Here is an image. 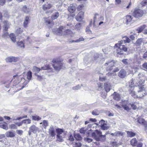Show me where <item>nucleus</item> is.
I'll return each mask as SVG.
<instances>
[{
  "mask_svg": "<svg viewBox=\"0 0 147 147\" xmlns=\"http://www.w3.org/2000/svg\"><path fill=\"white\" fill-rule=\"evenodd\" d=\"M129 88H130L131 86H133V88H134V85L133 84L134 83H133V80H130V82H129Z\"/></svg>",
  "mask_w": 147,
  "mask_h": 147,
  "instance_id": "13d9d810",
  "label": "nucleus"
},
{
  "mask_svg": "<svg viewBox=\"0 0 147 147\" xmlns=\"http://www.w3.org/2000/svg\"><path fill=\"white\" fill-rule=\"evenodd\" d=\"M84 40V38L81 37V38H80L78 39H77L76 40H75V41L72 40L70 42H80V41H83Z\"/></svg>",
  "mask_w": 147,
  "mask_h": 147,
  "instance_id": "de8ad7c7",
  "label": "nucleus"
},
{
  "mask_svg": "<svg viewBox=\"0 0 147 147\" xmlns=\"http://www.w3.org/2000/svg\"><path fill=\"white\" fill-rule=\"evenodd\" d=\"M34 74L35 76L37 77V79L38 80L40 81L42 80V76L39 75L36 73H35Z\"/></svg>",
  "mask_w": 147,
  "mask_h": 147,
  "instance_id": "49530a36",
  "label": "nucleus"
},
{
  "mask_svg": "<svg viewBox=\"0 0 147 147\" xmlns=\"http://www.w3.org/2000/svg\"><path fill=\"white\" fill-rule=\"evenodd\" d=\"M86 31L87 32V33L88 34H91L92 33V32L90 30V28L89 27H87L86 28Z\"/></svg>",
  "mask_w": 147,
  "mask_h": 147,
  "instance_id": "603ef678",
  "label": "nucleus"
},
{
  "mask_svg": "<svg viewBox=\"0 0 147 147\" xmlns=\"http://www.w3.org/2000/svg\"><path fill=\"white\" fill-rule=\"evenodd\" d=\"M69 140L71 141H73L74 140L73 136L71 134H70L69 136Z\"/></svg>",
  "mask_w": 147,
  "mask_h": 147,
  "instance_id": "4d7b16f0",
  "label": "nucleus"
},
{
  "mask_svg": "<svg viewBox=\"0 0 147 147\" xmlns=\"http://www.w3.org/2000/svg\"><path fill=\"white\" fill-rule=\"evenodd\" d=\"M106 136L105 135H101L98 138H96V141H101L102 142H104L106 140Z\"/></svg>",
  "mask_w": 147,
  "mask_h": 147,
  "instance_id": "5701e85b",
  "label": "nucleus"
},
{
  "mask_svg": "<svg viewBox=\"0 0 147 147\" xmlns=\"http://www.w3.org/2000/svg\"><path fill=\"white\" fill-rule=\"evenodd\" d=\"M143 11L139 9H135L133 13V16L137 18L142 17L143 16Z\"/></svg>",
  "mask_w": 147,
  "mask_h": 147,
  "instance_id": "0eeeda50",
  "label": "nucleus"
},
{
  "mask_svg": "<svg viewBox=\"0 0 147 147\" xmlns=\"http://www.w3.org/2000/svg\"><path fill=\"white\" fill-rule=\"evenodd\" d=\"M105 65L106 66L109 65V66L107 68V70L108 71H111L112 69V67L114 65V63L112 61L107 62L105 63Z\"/></svg>",
  "mask_w": 147,
  "mask_h": 147,
  "instance_id": "f8f14e48",
  "label": "nucleus"
},
{
  "mask_svg": "<svg viewBox=\"0 0 147 147\" xmlns=\"http://www.w3.org/2000/svg\"><path fill=\"white\" fill-rule=\"evenodd\" d=\"M6 136L7 137H13L15 136L13 132L11 131H7L5 133Z\"/></svg>",
  "mask_w": 147,
  "mask_h": 147,
  "instance_id": "c756f323",
  "label": "nucleus"
},
{
  "mask_svg": "<svg viewBox=\"0 0 147 147\" xmlns=\"http://www.w3.org/2000/svg\"><path fill=\"white\" fill-rule=\"evenodd\" d=\"M7 30H3L4 35L5 36H7L8 35V33L7 32Z\"/></svg>",
  "mask_w": 147,
  "mask_h": 147,
  "instance_id": "338daca9",
  "label": "nucleus"
},
{
  "mask_svg": "<svg viewBox=\"0 0 147 147\" xmlns=\"http://www.w3.org/2000/svg\"><path fill=\"white\" fill-rule=\"evenodd\" d=\"M123 40H121L118 43L115 44V46L118 47L116 53L119 55H121L123 54V51L126 52L127 51V48L125 45H122L123 42L125 43H129L130 42V40L127 37H125L124 38Z\"/></svg>",
  "mask_w": 147,
  "mask_h": 147,
  "instance_id": "f03ea898",
  "label": "nucleus"
},
{
  "mask_svg": "<svg viewBox=\"0 0 147 147\" xmlns=\"http://www.w3.org/2000/svg\"><path fill=\"white\" fill-rule=\"evenodd\" d=\"M23 32L22 30L20 28H19L16 30V32L18 34H21Z\"/></svg>",
  "mask_w": 147,
  "mask_h": 147,
  "instance_id": "bf43d9fd",
  "label": "nucleus"
},
{
  "mask_svg": "<svg viewBox=\"0 0 147 147\" xmlns=\"http://www.w3.org/2000/svg\"><path fill=\"white\" fill-rule=\"evenodd\" d=\"M68 11L71 13H74L76 9V7L75 5L71 4L68 8Z\"/></svg>",
  "mask_w": 147,
  "mask_h": 147,
  "instance_id": "f3484780",
  "label": "nucleus"
},
{
  "mask_svg": "<svg viewBox=\"0 0 147 147\" xmlns=\"http://www.w3.org/2000/svg\"><path fill=\"white\" fill-rule=\"evenodd\" d=\"M0 127L6 130L8 129L7 124L6 123L3 122L2 123H0Z\"/></svg>",
  "mask_w": 147,
  "mask_h": 147,
  "instance_id": "7c9ffc66",
  "label": "nucleus"
},
{
  "mask_svg": "<svg viewBox=\"0 0 147 147\" xmlns=\"http://www.w3.org/2000/svg\"><path fill=\"white\" fill-rule=\"evenodd\" d=\"M102 134V132L98 130H96L94 131L92 134V137L96 140V138H98Z\"/></svg>",
  "mask_w": 147,
  "mask_h": 147,
  "instance_id": "9b49d317",
  "label": "nucleus"
},
{
  "mask_svg": "<svg viewBox=\"0 0 147 147\" xmlns=\"http://www.w3.org/2000/svg\"><path fill=\"white\" fill-rule=\"evenodd\" d=\"M124 134V133L121 131H116L115 132V136L117 137H123Z\"/></svg>",
  "mask_w": 147,
  "mask_h": 147,
  "instance_id": "2f4dec72",
  "label": "nucleus"
},
{
  "mask_svg": "<svg viewBox=\"0 0 147 147\" xmlns=\"http://www.w3.org/2000/svg\"><path fill=\"white\" fill-rule=\"evenodd\" d=\"M131 144L133 146H136L137 144V141L136 138H134L130 141Z\"/></svg>",
  "mask_w": 147,
  "mask_h": 147,
  "instance_id": "393cba45",
  "label": "nucleus"
},
{
  "mask_svg": "<svg viewBox=\"0 0 147 147\" xmlns=\"http://www.w3.org/2000/svg\"><path fill=\"white\" fill-rule=\"evenodd\" d=\"M81 146V144L79 142L76 143L74 145L75 147H80Z\"/></svg>",
  "mask_w": 147,
  "mask_h": 147,
  "instance_id": "774afa93",
  "label": "nucleus"
},
{
  "mask_svg": "<svg viewBox=\"0 0 147 147\" xmlns=\"http://www.w3.org/2000/svg\"><path fill=\"white\" fill-rule=\"evenodd\" d=\"M113 95L114 96L113 98L114 100L117 101L119 100L120 98V95L114 92Z\"/></svg>",
  "mask_w": 147,
  "mask_h": 147,
  "instance_id": "c85d7f7f",
  "label": "nucleus"
},
{
  "mask_svg": "<svg viewBox=\"0 0 147 147\" xmlns=\"http://www.w3.org/2000/svg\"><path fill=\"white\" fill-rule=\"evenodd\" d=\"M22 10L26 13H28L30 11V9L27 8V7L26 6H24L22 8Z\"/></svg>",
  "mask_w": 147,
  "mask_h": 147,
  "instance_id": "c03bdc74",
  "label": "nucleus"
},
{
  "mask_svg": "<svg viewBox=\"0 0 147 147\" xmlns=\"http://www.w3.org/2000/svg\"><path fill=\"white\" fill-rule=\"evenodd\" d=\"M146 25L144 24L142 26L138 27L137 29L138 33H140L142 32L144 29L146 27Z\"/></svg>",
  "mask_w": 147,
  "mask_h": 147,
  "instance_id": "a878e982",
  "label": "nucleus"
},
{
  "mask_svg": "<svg viewBox=\"0 0 147 147\" xmlns=\"http://www.w3.org/2000/svg\"><path fill=\"white\" fill-rule=\"evenodd\" d=\"M4 25H3V30H8L9 28V24L7 23V22L6 21H5L4 22Z\"/></svg>",
  "mask_w": 147,
  "mask_h": 147,
  "instance_id": "79ce46f5",
  "label": "nucleus"
},
{
  "mask_svg": "<svg viewBox=\"0 0 147 147\" xmlns=\"http://www.w3.org/2000/svg\"><path fill=\"white\" fill-rule=\"evenodd\" d=\"M57 32L60 34L66 35L71 34L72 32L69 29L66 30L65 27L61 26L58 29Z\"/></svg>",
  "mask_w": 147,
  "mask_h": 147,
  "instance_id": "423d86ee",
  "label": "nucleus"
},
{
  "mask_svg": "<svg viewBox=\"0 0 147 147\" xmlns=\"http://www.w3.org/2000/svg\"><path fill=\"white\" fill-rule=\"evenodd\" d=\"M93 132L91 129L89 130L86 132V135L87 136H92V134Z\"/></svg>",
  "mask_w": 147,
  "mask_h": 147,
  "instance_id": "a19ab883",
  "label": "nucleus"
},
{
  "mask_svg": "<svg viewBox=\"0 0 147 147\" xmlns=\"http://www.w3.org/2000/svg\"><path fill=\"white\" fill-rule=\"evenodd\" d=\"M111 85L109 82H107L104 84V88L107 92H109L111 90Z\"/></svg>",
  "mask_w": 147,
  "mask_h": 147,
  "instance_id": "dca6fc26",
  "label": "nucleus"
},
{
  "mask_svg": "<svg viewBox=\"0 0 147 147\" xmlns=\"http://www.w3.org/2000/svg\"><path fill=\"white\" fill-rule=\"evenodd\" d=\"M13 79H15L16 78L14 82H16L17 84H18L21 81L24 82L22 87L20 89V90L22 89L27 84L29 81L31 80L32 78V72L30 71L27 74V78L28 81L26 80L25 78H22L21 76L18 75H14L13 76Z\"/></svg>",
  "mask_w": 147,
  "mask_h": 147,
  "instance_id": "f257e3e1",
  "label": "nucleus"
},
{
  "mask_svg": "<svg viewBox=\"0 0 147 147\" xmlns=\"http://www.w3.org/2000/svg\"><path fill=\"white\" fill-rule=\"evenodd\" d=\"M23 121H24V122H25V123H24V124H30L31 123V120L29 119L24 120H23Z\"/></svg>",
  "mask_w": 147,
  "mask_h": 147,
  "instance_id": "680f3d73",
  "label": "nucleus"
},
{
  "mask_svg": "<svg viewBox=\"0 0 147 147\" xmlns=\"http://www.w3.org/2000/svg\"><path fill=\"white\" fill-rule=\"evenodd\" d=\"M136 87L138 88L139 89L136 94L137 97L142 98L147 94V89L145 86L143 85L140 87L138 86Z\"/></svg>",
  "mask_w": 147,
  "mask_h": 147,
  "instance_id": "20e7f679",
  "label": "nucleus"
},
{
  "mask_svg": "<svg viewBox=\"0 0 147 147\" xmlns=\"http://www.w3.org/2000/svg\"><path fill=\"white\" fill-rule=\"evenodd\" d=\"M143 68L144 70H147V63H145L142 65Z\"/></svg>",
  "mask_w": 147,
  "mask_h": 147,
  "instance_id": "052dcab7",
  "label": "nucleus"
},
{
  "mask_svg": "<svg viewBox=\"0 0 147 147\" xmlns=\"http://www.w3.org/2000/svg\"><path fill=\"white\" fill-rule=\"evenodd\" d=\"M32 119L34 120L38 121L39 120H40L41 119V118L38 115H35L32 116Z\"/></svg>",
  "mask_w": 147,
  "mask_h": 147,
  "instance_id": "ea45409f",
  "label": "nucleus"
},
{
  "mask_svg": "<svg viewBox=\"0 0 147 147\" xmlns=\"http://www.w3.org/2000/svg\"><path fill=\"white\" fill-rule=\"evenodd\" d=\"M52 62L54 63V64L52 65L56 71H59L61 69L63 68V64L61 63L58 62L56 59L53 60Z\"/></svg>",
  "mask_w": 147,
  "mask_h": 147,
  "instance_id": "39448f33",
  "label": "nucleus"
},
{
  "mask_svg": "<svg viewBox=\"0 0 147 147\" xmlns=\"http://www.w3.org/2000/svg\"><path fill=\"white\" fill-rule=\"evenodd\" d=\"M99 112L97 109L94 110L92 112V114L94 115H97L99 114Z\"/></svg>",
  "mask_w": 147,
  "mask_h": 147,
  "instance_id": "a18cd8bd",
  "label": "nucleus"
},
{
  "mask_svg": "<svg viewBox=\"0 0 147 147\" xmlns=\"http://www.w3.org/2000/svg\"><path fill=\"white\" fill-rule=\"evenodd\" d=\"M59 14L58 12H55L54 13L51 17V18L52 20H54L56 19L59 17Z\"/></svg>",
  "mask_w": 147,
  "mask_h": 147,
  "instance_id": "bb28decb",
  "label": "nucleus"
},
{
  "mask_svg": "<svg viewBox=\"0 0 147 147\" xmlns=\"http://www.w3.org/2000/svg\"><path fill=\"white\" fill-rule=\"evenodd\" d=\"M17 45L20 47H24V43L22 41H21L17 42Z\"/></svg>",
  "mask_w": 147,
  "mask_h": 147,
  "instance_id": "37998d69",
  "label": "nucleus"
},
{
  "mask_svg": "<svg viewBox=\"0 0 147 147\" xmlns=\"http://www.w3.org/2000/svg\"><path fill=\"white\" fill-rule=\"evenodd\" d=\"M51 4L47 3L44 5L43 6V9L44 10H46L51 7Z\"/></svg>",
  "mask_w": 147,
  "mask_h": 147,
  "instance_id": "f704fd0d",
  "label": "nucleus"
},
{
  "mask_svg": "<svg viewBox=\"0 0 147 147\" xmlns=\"http://www.w3.org/2000/svg\"><path fill=\"white\" fill-rule=\"evenodd\" d=\"M16 132L18 134L20 135H22L23 133V131L21 130H17Z\"/></svg>",
  "mask_w": 147,
  "mask_h": 147,
  "instance_id": "69168bd1",
  "label": "nucleus"
},
{
  "mask_svg": "<svg viewBox=\"0 0 147 147\" xmlns=\"http://www.w3.org/2000/svg\"><path fill=\"white\" fill-rule=\"evenodd\" d=\"M25 123V122H24V121H23V120L20 122L16 123H15L16 125H17L18 126L20 127V126H22L23 123Z\"/></svg>",
  "mask_w": 147,
  "mask_h": 147,
  "instance_id": "8fccbe9b",
  "label": "nucleus"
},
{
  "mask_svg": "<svg viewBox=\"0 0 147 147\" xmlns=\"http://www.w3.org/2000/svg\"><path fill=\"white\" fill-rule=\"evenodd\" d=\"M56 132L57 133V135H60L64 134H65L64 133L63 129H60L57 128L56 129Z\"/></svg>",
  "mask_w": 147,
  "mask_h": 147,
  "instance_id": "412c9836",
  "label": "nucleus"
},
{
  "mask_svg": "<svg viewBox=\"0 0 147 147\" xmlns=\"http://www.w3.org/2000/svg\"><path fill=\"white\" fill-rule=\"evenodd\" d=\"M42 127L46 129V127L48 126V121L47 120H44L42 122L40 123Z\"/></svg>",
  "mask_w": 147,
  "mask_h": 147,
  "instance_id": "473e14b6",
  "label": "nucleus"
},
{
  "mask_svg": "<svg viewBox=\"0 0 147 147\" xmlns=\"http://www.w3.org/2000/svg\"><path fill=\"white\" fill-rule=\"evenodd\" d=\"M29 20V17L27 16L26 17V19L24 23V27H26L27 26Z\"/></svg>",
  "mask_w": 147,
  "mask_h": 147,
  "instance_id": "4c0bfd02",
  "label": "nucleus"
},
{
  "mask_svg": "<svg viewBox=\"0 0 147 147\" xmlns=\"http://www.w3.org/2000/svg\"><path fill=\"white\" fill-rule=\"evenodd\" d=\"M126 75V72L124 69L121 70L119 72L118 76L121 78H123Z\"/></svg>",
  "mask_w": 147,
  "mask_h": 147,
  "instance_id": "2eb2a0df",
  "label": "nucleus"
},
{
  "mask_svg": "<svg viewBox=\"0 0 147 147\" xmlns=\"http://www.w3.org/2000/svg\"><path fill=\"white\" fill-rule=\"evenodd\" d=\"M84 140L85 142H87L88 143H90L92 141V139L88 137L85 138H84Z\"/></svg>",
  "mask_w": 147,
  "mask_h": 147,
  "instance_id": "864d4df0",
  "label": "nucleus"
},
{
  "mask_svg": "<svg viewBox=\"0 0 147 147\" xmlns=\"http://www.w3.org/2000/svg\"><path fill=\"white\" fill-rule=\"evenodd\" d=\"M129 105H130L132 108V109L136 110L138 108V104L136 103H134L132 104H128L127 103V101H123L121 105L122 107L124 109L127 111H128L130 109Z\"/></svg>",
  "mask_w": 147,
  "mask_h": 147,
  "instance_id": "7ed1b4c3",
  "label": "nucleus"
},
{
  "mask_svg": "<svg viewBox=\"0 0 147 147\" xmlns=\"http://www.w3.org/2000/svg\"><path fill=\"white\" fill-rule=\"evenodd\" d=\"M143 40L142 38H138L135 43V45L137 46H140L143 42Z\"/></svg>",
  "mask_w": 147,
  "mask_h": 147,
  "instance_id": "aec40b11",
  "label": "nucleus"
},
{
  "mask_svg": "<svg viewBox=\"0 0 147 147\" xmlns=\"http://www.w3.org/2000/svg\"><path fill=\"white\" fill-rule=\"evenodd\" d=\"M134 18L133 16H131L130 15H127L126 17V22L127 24H128L129 22H130L133 21Z\"/></svg>",
  "mask_w": 147,
  "mask_h": 147,
  "instance_id": "6ab92c4d",
  "label": "nucleus"
},
{
  "mask_svg": "<svg viewBox=\"0 0 147 147\" xmlns=\"http://www.w3.org/2000/svg\"><path fill=\"white\" fill-rule=\"evenodd\" d=\"M130 86V88H129V93L134 98L137 97L136 95L135 94V92L133 90L134 88H133V86Z\"/></svg>",
  "mask_w": 147,
  "mask_h": 147,
  "instance_id": "a211bd4d",
  "label": "nucleus"
},
{
  "mask_svg": "<svg viewBox=\"0 0 147 147\" xmlns=\"http://www.w3.org/2000/svg\"><path fill=\"white\" fill-rule=\"evenodd\" d=\"M27 117V116H26V117H24V116H23V117H17V118H16L15 117H14L13 119H12V120L13 121H14V120H20V119H22L24 118H25V117Z\"/></svg>",
  "mask_w": 147,
  "mask_h": 147,
  "instance_id": "5fc2aeb1",
  "label": "nucleus"
},
{
  "mask_svg": "<svg viewBox=\"0 0 147 147\" xmlns=\"http://www.w3.org/2000/svg\"><path fill=\"white\" fill-rule=\"evenodd\" d=\"M19 60V57H8L5 59V61L7 62H16Z\"/></svg>",
  "mask_w": 147,
  "mask_h": 147,
  "instance_id": "1a4fd4ad",
  "label": "nucleus"
},
{
  "mask_svg": "<svg viewBox=\"0 0 147 147\" xmlns=\"http://www.w3.org/2000/svg\"><path fill=\"white\" fill-rule=\"evenodd\" d=\"M74 136L76 139L77 140H81L82 139V138L79 134H75Z\"/></svg>",
  "mask_w": 147,
  "mask_h": 147,
  "instance_id": "c9c22d12",
  "label": "nucleus"
},
{
  "mask_svg": "<svg viewBox=\"0 0 147 147\" xmlns=\"http://www.w3.org/2000/svg\"><path fill=\"white\" fill-rule=\"evenodd\" d=\"M84 12L81 11L80 12L76 17V20L79 21H80L83 19Z\"/></svg>",
  "mask_w": 147,
  "mask_h": 147,
  "instance_id": "4468645a",
  "label": "nucleus"
},
{
  "mask_svg": "<svg viewBox=\"0 0 147 147\" xmlns=\"http://www.w3.org/2000/svg\"><path fill=\"white\" fill-rule=\"evenodd\" d=\"M138 122L140 124L144 125L145 127V130L146 129V122L145 120L142 118H138Z\"/></svg>",
  "mask_w": 147,
  "mask_h": 147,
  "instance_id": "ddd939ff",
  "label": "nucleus"
},
{
  "mask_svg": "<svg viewBox=\"0 0 147 147\" xmlns=\"http://www.w3.org/2000/svg\"><path fill=\"white\" fill-rule=\"evenodd\" d=\"M104 122L105 121L103 120H102L99 121V123L101 125L102 129L104 130H105L107 129L108 128L106 125L104 124Z\"/></svg>",
  "mask_w": 147,
  "mask_h": 147,
  "instance_id": "b1692460",
  "label": "nucleus"
},
{
  "mask_svg": "<svg viewBox=\"0 0 147 147\" xmlns=\"http://www.w3.org/2000/svg\"><path fill=\"white\" fill-rule=\"evenodd\" d=\"M128 137H133L136 135V134L131 131H126Z\"/></svg>",
  "mask_w": 147,
  "mask_h": 147,
  "instance_id": "72a5a7b5",
  "label": "nucleus"
},
{
  "mask_svg": "<svg viewBox=\"0 0 147 147\" xmlns=\"http://www.w3.org/2000/svg\"><path fill=\"white\" fill-rule=\"evenodd\" d=\"M48 133L52 137H55L56 135V133L55 129L53 125H51L49 129Z\"/></svg>",
  "mask_w": 147,
  "mask_h": 147,
  "instance_id": "9d476101",
  "label": "nucleus"
},
{
  "mask_svg": "<svg viewBox=\"0 0 147 147\" xmlns=\"http://www.w3.org/2000/svg\"><path fill=\"white\" fill-rule=\"evenodd\" d=\"M142 6H144L147 5V0H144L140 3Z\"/></svg>",
  "mask_w": 147,
  "mask_h": 147,
  "instance_id": "3c124183",
  "label": "nucleus"
},
{
  "mask_svg": "<svg viewBox=\"0 0 147 147\" xmlns=\"http://www.w3.org/2000/svg\"><path fill=\"white\" fill-rule=\"evenodd\" d=\"M65 135H57V140L59 142H62L63 141V138L65 137Z\"/></svg>",
  "mask_w": 147,
  "mask_h": 147,
  "instance_id": "4be33fe9",
  "label": "nucleus"
},
{
  "mask_svg": "<svg viewBox=\"0 0 147 147\" xmlns=\"http://www.w3.org/2000/svg\"><path fill=\"white\" fill-rule=\"evenodd\" d=\"M87 129H85L84 127L81 128L80 130V133L85 134L86 132Z\"/></svg>",
  "mask_w": 147,
  "mask_h": 147,
  "instance_id": "09e8293b",
  "label": "nucleus"
},
{
  "mask_svg": "<svg viewBox=\"0 0 147 147\" xmlns=\"http://www.w3.org/2000/svg\"><path fill=\"white\" fill-rule=\"evenodd\" d=\"M33 70L35 72V73H37V74L39 72L40 70H41V69L37 67L34 66L33 67Z\"/></svg>",
  "mask_w": 147,
  "mask_h": 147,
  "instance_id": "58836bf2",
  "label": "nucleus"
},
{
  "mask_svg": "<svg viewBox=\"0 0 147 147\" xmlns=\"http://www.w3.org/2000/svg\"><path fill=\"white\" fill-rule=\"evenodd\" d=\"M81 86L79 85H78L77 86L73 87L72 89L74 90H77L80 88Z\"/></svg>",
  "mask_w": 147,
  "mask_h": 147,
  "instance_id": "6e6d98bb",
  "label": "nucleus"
},
{
  "mask_svg": "<svg viewBox=\"0 0 147 147\" xmlns=\"http://www.w3.org/2000/svg\"><path fill=\"white\" fill-rule=\"evenodd\" d=\"M39 129L34 125H32L29 128V130L28 131V134L29 136L32 134V133L35 134L37 132H39Z\"/></svg>",
  "mask_w": 147,
  "mask_h": 147,
  "instance_id": "6e6552de",
  "label": "nucleus"
},
{
  "mask_svg": "<svg viewBox=\"0 0 147 147\" xmlns=\"http://www.w3.org/2000/svg\"><path fill=\"white\" fill-rule=\"evenodd\" d=\"M106 80V78L105 77H101L100 76L99 80L100 81L103 82L105 81Z\"/></svg>",
  "mask_w": 147,
  "mask_h": 147,
  "instance_id": "0e129e2a",
  "label": "nucleus"
},
{
  "mask_svg": "<svg viewBox=\"0 0 147 147\" xmlns=\"http://www.w3.org/2000/svg\"><path fill=\"white\" fill-rule=\"evenodd\" d=\"M41 70H49L50 72L52 71V69L48 65H46L42 67L41 68Z\"/></svg>",
  "mask_w": 147,
  "mask_h": 147,
  "instance_id": "cd10ccee",
  "label": "nucleus"
},
{
  "mask_svg": "<svg viewBox=\"0 0 147 147\" xmlns=\"http://www.w3.org/2000/svg\"><path fill=\"white\" fill-rule=\"evenodd\" d=\"M9 37L11 40L13 42H15L16 41V37L14 34H10Z\"/></svg>",
  "mask_w": 147,
  "mask_h": 147,
  "instance_id": "e433bc0d",
  "label": "nucleus"
},
{
  "mask_svg": "<svg viewBox=\"0 0 147 147\" xmlns=\"http://www.w3.org/2000/svg\"><path fill=\"white\" fill-rule=\"evenodd\" d=\"M10 127L11 129H16L17 128V126L16 124H11L10 125Z\"/></svg>",
  "mask_w": 147,
  "mask_h": 147,
  "instance_id": "e2e57ef3",
  "label": "nucleus"
}]
</instances>
